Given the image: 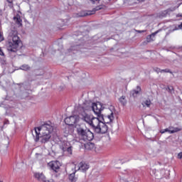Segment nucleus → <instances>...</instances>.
Masks as SVG:
<instances>
[{
    "label": "nucleus",
    "mask_w": 182,
    "mask_h": 182,
    "mask_svg": "<svg viewBox=\"0 0 182 182\" xmlns=\"http://www.w3.org/2000/svg\"><path fill=\"white\" fill-rule=\"evenodd\" d=\"M81 119L90 126L95 133L97 134H105L107 133V125H106L103 121H101L100 119L95 117L93 115L87 114L85 112L81 114Z\"/></svg>",
    "instance_id": "obj_1"
},
{
    "label": "nucleus",
    "mask_w": 182,
    "mask_h": 182,
    "mask_svg": "<svg viewBox=\"0 0 182 182\" xmlns=\"http://www.w3.org/2000/svg\"><path fill=\"white\" fill-rule=\"evenodd\" d=\"M52 130H53V127L49 124H44L36 128V136H33L35 141L38 143L39 139H41V143H48L50 140V137H52Z\"/></svg>",
    "instance_id": "obj_2"
},
{
    "label": "nucleus",
    "mask_w": 182,
    "mask_h": 182,
    "mask_svg": "<svg viewBox=\"0 0 182 182\" xmlns=\"http://www.w3.org/2000/svg\"><path fill=\"white\" fill-rule=\"evenodd\" d=\"M21 43V38L18 36V31L16 30H11L7 37V42L6 46L9 52L16 53L18 48Z\"/></svg>",
    "instance_id": "obj_3"
},
{
    "label": "nucleus",
    "mask_w": 182,
    "mask_h": 182,
    "mask_svg": "<svg viewBox=\"0 0 182 182\" xmlns=\"http://www.w3.org/2000/svg\"><path fill=\"white\" fill-rule=\"evenodd\" d=\"M92 109L94 113L97 114V118L100 119L101 122H105V124L112 123V122L114 120V114L113 112H112L110 114L103 117V114H102V110H103L105 107L100 102H93L92 104Z\"/></svg>",
    "instance_id": "obj_4"
},
{
    "label": "nucleus",
    "mask_w": 182,
    "mask_h": 182,
    "mask_svg": "<svg viewBox=\"0 0 182 182\" xmlns=\"http://www.w3.org/2000/svg\"><path fill=\"white\" fill-rule=\"evenodd\" d=\"M77 133L80 140H83V141H92L95 137L93 133L87 128L78 127L77 129Z\"/></svg>",
    "instance_id": "obj_5"
},
{
    "label": "nucleus",
    "mask_w": 182,
    "mask_h": 182,
    "mask_svg": "<svg viewBox=\"0 0 182 182\" xmlns=\"http://www.w3.org/2000/svg\"><path fill=\"white\" fill-rule=\"evenodd\" d=\"M77 120H79V117H77V115H74L66 117L64 122L65 124H68V126H75V124L77 123Z\"/></svg>",
    "instance_id": "obj_6"
},
{
    "label": "nucleus",
    "mask_w": 182,
    "mask_h": 182,
    "mask_svg": "<svg viewBox=\"0 0 182 182\" xmlns=\"http://www.w3.org/2000/svg\"><path fill=\"white\" fill-rule=\"evenodd\" d=\"M48 166L53 171L59 173V170H60V162L58 161H53L48 163Z\"/></svg>",
    "instance_id": "obj_7"
},
{
    "label": "nucleus",
    "mask_w": 182,
    "mask_h": 182,
    "mask_svg": "<svg viewBox=\"0 0 182 182\" xmlns=\"http://www.w3.org/2000/svg\"><path fill=\"white\" fill-rule=\"evenodd\" d=\"M169 129H168V128H166L165 129H162L160 131V133H161V134L166 133V132H168V133H170L171 134H173L174 133H177V132H181L182 131V129L180 128V127H170ZM171 129H173L171 130Z\"/></svg>",
    "instance_id": "obj_8"
},
{
    "label": "nucleus",
    "mask_w": 182,
    "mask_h": 182,
    "mask_svg": "<svg viewBox=\"0 0 182 182\" xmlns=\"http://www.w3.org/2000/svg\"><path fill=\"white\" fill-rule=\"evenodd\" d=\"M153 174H154L155 177L158 179L163 178V176H164L166 171L164 169H161L160 171H157L156 169L152 171Z\"/></svg>",
    "instance_id": "obj_9"
},
{
    "label": "nucleus",
    "mask_w": 182,
    "mask_h": 182,
    "mask_svg": "<svg viewBox=\"0 0 182 182\" xmlns=\"http://www.w3.org/2000/svg\"><path fill=\"white\" fill-rule=\"evenodd\" d=\"M100 9H102V6H98L95 7L92 11H84V14L81 15V16H87L89 15H93L95 14V12H96V11H100Z\"/></svg>",
    "instance_id": "obj_10"
},
{
    "label": "nucleus",
    "mask_w": 182,
    "mask_h": 182,
    "mask_svg": "<svg viewBox=\"0 0 182 182\" xmlns=\"http://www.w3.org/2000/svg\"><path fill=\"white\" fill-rule=\"evenodd\" d=\"M82 170V171H86L89 170V164H86L85 161H82L78 164V169Z\"/></svg>",
    "instance_id": "obj_11"
},
{
    "label": "nucleus",
    "mask_w": 182,
    "mask_h": 182,
    "mask_svg": "<svg viewBox=\"0 0 182 182\" xmlns=\"http://www.w3.org/2000/svg\"><path fill=\"white\" fill-rule=\"evenodd\" d=\"M76 169L74 170V171L69 175V181L70 182H77V176H76Z\"/></svg>",
    "instance_id": "obj_12"
},
{
    "label": "nucleus",
    "mask_w": 182,
    "mask_h": 182,
    "mask_svg": "<svg viewBox=\"0 0 182 182\" xmlns=\"http://www.w3.org/2000/svg\"><path fill=\"white\" fill-rule=\"evenodd\" d=\"M176 9H168L164 11H161L159 14L160 18H164L165 16H167V15H168V14H170V12H173V11H175Z\"/></svg>",
    "instance_id": "obj_13"
},
{
    "label": "nucleus",
    "mask_w": 182,
    "mask_h": 182,
    "mask_svg": "<svg viewBox=\"0 0 182 182\" xmlns=\"http://www.w3.org/2000/svg\"><path fill=\"white\" fill-rule=\"evenodd\" d=\"M14 21L18 25V26H22V19L21 18V16L17 14L16 16L14 17Z\"/></svg>",
    "instance_id": "obj_14"
},
{
    "label": "nucleus",
    "mask_w": 182,
    "mask_h": 182,
    "mask_svg": "<svg viewBox=\"0 0 182 182\" xmlns=\"http://www.w3.org/2000/svg\"><path fill=\"white\" fill-rule=\"evenodd\" d=\"M141 92V87L140 86L136 87V90H134L132 91V95L133 97H137V95H139Z\"/></svg>",
    "instance_id": "obj_15"
},
{
    "label": "nucleus",
    "mask_w": 182,
    "mask_h": 182,
    "mask_svg": "<svg viewBox=\"0 0 182 182\" xmlns=\"http://www.w3.org/2000/svg\"><path fill=\"white\" fill-rule=\"evenodd\" d=\"M84 147L86 150H93L95 149V144L92 142L84 144Z\"/></svg>",
    "instance_id": "obj_16"
},
{
    "label": "nucleus",
    "mask_w": 182,
    "mask_h": 182,
    "mask_svg": "<svg viewBox=\"0 0 182 182\" xmlns=\"http://www.w3.org/2000/svg\"><path fill=\"white\" fill-rule=\"evenodd\" d=\"M73 147L69 145L67 146L65 149H63V153H66L67 154L72 155V151H73Z\"/></svg>",
    "instance_id": "obj_17"
},
{
    "label": "nucleus",
    "mask_w": 182,
    "mask_h": 182,
    "mask_svg": "<svg viewBox=\"0 0 182 182\" xmlns=\"http://www.w3.org/2000/svg\"><path fill=\"white\" fill-rule=\"evenodd\" d=\"M119 101L121 103V105H122V106H126L127 103V101L126 100V96L124 95L119 97Z\"/></svg>",
    "instance_id": "obj_18"
},
{
    "label": "nucleus",
    "mask_w": 182,
    "mask_h": 182,
    "mask_svg": "<svg viewBox=\"0 0 182 182\" xmlns=\"http://www.w3.org/2000/svg\"><path fill=\"white\" fill-rule=\"evenodd\" d=\"M141 105L144 107H145V106H146V107H150V106L151 105V101L150 100H146L144 101L141 103Z\"/></svg>",
    "instance_id": "obj_19"
},
{
    "label": "nucleus",
    "mask_w": 182,
    "mask_h": 182,
    "mask_svg": "<svg viewBox=\"0 0 182 182\" xmlns=\"http://www.w3.org/2000/svg\"><path fill=\"white\" fill-rule=\"evenodd\" d=\"M69 146H70V143H69L68 141H64L62 143V144L60 145V147L61 150H64V149H66Z\"/></svg>",
    "instance_id": "obj_20"
},
{
    "label": "nucleus",
    "mask_w": 182,
    "mask_h": 182,
    "mask_svg": "<svg viewBox=\"0 0 182 182\" xmlns=\"http://www.w3.org/2000/svg\"><path fill=\"white\" fill-rule=\"evenodd\" d=\"M20 69L26 72L28 70H31V67L29 66V65L24 64L20 67Z\"/></svg>",
    "instance_id": "obj_21"
},
{
    "label": "nucleus",
    "mask_w": 182,
    "mask_h": 182,
    "mask_svg": "<svg viewBox=\"0 0 182 182\" xmlns=\"http://www.w3.org/2000/svg\"><path fill=\"white\" fill-rule=\"evenodd\" d=\"M166 90L168 92V93H173V92H174V88L172 86H168L166 87Z\"/></svg>",
    "instance_id": "obj_22"
},
{
    "label": "nucleus",
    "mask_w": 182,
    "mask_h": 182,
    "mask_svg": "<svg viewBox=\"0 0 182 182\" xmlns=\"http://www.w3.org/2000/svg\"><path fill=\"white\" fill-rule=\"evenodd\" d=\"M153 41H154V40L153 39V37L151 35L147 36L146 42L148 43H149V42H153Z\"/></svg>",
    "instance_id": "obj_23"
},
{
    "label": "nucleus",
    "mask_w": 182,
    "mask_h": 182,
    "mask_svg": "<svg viewBox=\"0 0 182 182\" xmlns=\"http://www.w3.org/2000/svg\"><path fill=\"white\" fill-rule=\"evenodd\" d=\"M122 174H128V176H130V174H132V171H129V170H124L122 171Z\"/></svg>",
    "instance_id": "obj_24"
},
{
    "label": "nucleus",
    "mask_w": 182,
    "mask_h": 182,
    "mask_svg": "<svg viewBox=\"0 0 182 182\" xmlns=\"http://www.w3.org/2000/svg\"><path fill=\"white\" fill-rule=\"evenodd\" d=\"M163 72H164L165 73H173L171 70H170V69L168 68H166L165 70H161V73H163Z\"/></svg>",
    "instance_id": "obj_25"
},
{
    "label": "nucleus",
    "mask_w": 182,
    "mask_h": 182,
    "mask_svg": "<svg viewBox=\"0 0 182 182\" xmlns=\"http://www.w3.org/2000/svg\"><path fill=\"white\" fill-rule=\"evenodd\" d=\"M155 72H156V73H161V69L156 68L154 69Z\"/></svg>",
    "instance_id": "obj_26"
},
{
    "label": "nucleus",
    "mask_w": 182,
    "mask_h": 182,
    "mask_svg": "<svg viewBox=\"0 0 182 182\" xmlns=\"http://www.w3.org/2000/svg\"><path fill=\"white\" fill-rule=\"evenodd\" d=\"M136 32L137 33H144V32H146V30H142V31H140V30H135Z\"/></svg>",
    "instance_id": "obj_27"
},
{
    "label": "nucleus",
    "mask_w": 182,
    "mask_h": 182,
    "mask_svg": "<svg viewBox=\"0 0 182 182\" xmlns=\"http://www.w3.org/2000/svg\"><path fill=\"white\" fill-rule=\"evenodd\" d=\"M159 32V31H155L154 33H151V34H150L151 35V36L152 37V38H154V36H156V35H157V33Z\"/></svg>",
    "instance_id": "obj_28"
},
{
    "label": "nucleus",
    "mask_w": 182,
    "mask_h": 182,
    "mask_svg": "<svg viewBox=\"0 0 182 182\" xmlns=\"http://www.w3.org/2000/svg\"><path fill=\"white\" fill-rule=\"evenodd\" d=\"M1 65H6V60H5L4 59L1 60Z\"/></svg>",
    "instance_id": "obj_29"
},
{
    "label": "nucleus",
    "mask_w": 182,
    "mask_h": 182,
    "mask_svg": "<svg viewBox=\"0 0 182 182\" xmlns=\"http://www.w3.org/2000/svg\"><path fill=\"white\" fill-rule=\"evenodd\" d=\"M2 41H4V35L0 33V42H2Z\"/></svg>",
    "instance_id": "obj_30"
},
{
    "label": "nucleus",
    "mask_w": 182,
    "mask_h": 182,
    "mask_svg": "<svg viewBox=\"0 0 182 182\" xmlns=\"http://www.w3.org/2000/svg\"><path fill=\"white\" fill-rule=\"evenodd\" d=\"M0 55L1 56H5V54L4 53V51H2V49L0 48Z\"/></svg>",
    "instance_id": "obj_31"
},
{
    "label": "nucleus",
    "mask_w": 182,
    "mask_h": 182,
    "mask_svg": "<svg viewBox=\"0 0 182 182\" xmlns=\"http://www.w3.org/2000/svg\"><path fill=\"white\" fill-rule=\"evenodd\" d=\"M178 159H182V152H180V153L178 154Z\"/></svg>",
    "instance_id": "obj_32"
},
{
    "label": "nucleus",
    "mask_w": 182,
    "mask_h": 182,
    "mask_svg": "<svg viewBox=\"0 0 182 182\" xmlns=\"http://www.w3.org/2000/svg\"><path fill=\"white\" fill-rule=\"evenodd\" d=\"M176 18H182V14H176Z\"/></svg>",
    "instance_id": "obj_33"
},
{
    "label": "nucleus",
    "mask_w": 182,
    "mask_h": 182,
    "mask_svg": "<svg viewBox=\"0 0 182 182\" xmlns=\"http://www.w3.org/2000/svg\"><path fill=\"white\" fill-rule=\"evenodd\" d=\"M75 48H77V46L75 47H71V50H75Z\"/></svg>",
    "instance_id": "obj_34"
},
{
    "label": "nucleus",
    "mask_w": 182,
    "mask_h": 182,
    "mask_svg": "<svg viewBox=\"0 0 182 182\" xmlns=\"http://www.w3.org/2000/svg\"><path fill=\"white\" fill-rule=\"evenodd\" d=\"M91 1H92V4H95V1H97L98 2L100 1V0H91Z\"/></svg>",
    "instance_id": "obj_35"
},
{
    "label": "nucleus",
    "mask_w": 182,
    "mask_h": 182,
    "mask_svg": "<svg viewBox=\"0 0 182 182\" xmlns=\"http://www.w3.org/2000/svg\"><path fill=\"white\" fill-rule=\"evenodd\" d=\"M7 2H9V4H12L13 1L12 0H7Z\"/></svg>",
    "instance_id": "obj_36"
},
{
    "label": "nucleus",
    "mask_w": 182,
    "mask_h": 182,
    "mask_svg": "<svg viewBox=\"0 0 182 182\" xmlns=\"http://www.w3.org/2000/svg\"><path fill=\"white\" fill-rule=\"evenodd\" d=\"M5 124H9V121H6V122H5Z\"/></svg>",
    "instance_id": "obj_37"
},
{
    "label": "nucleus",
    "mask_w": 182,
    "mask_h": 182,
    "mask_svg": "<svg viewBox=\"0 0 182 182\" xmlns=\"http://www.w3.org/2000/svg\"><path fill=\"white\" fill-rule=\"evenodd\" d=\"M137 1H143V0H137Z\"/></svg>",
    "instance_id": "obj_38"
}]
</instances>
